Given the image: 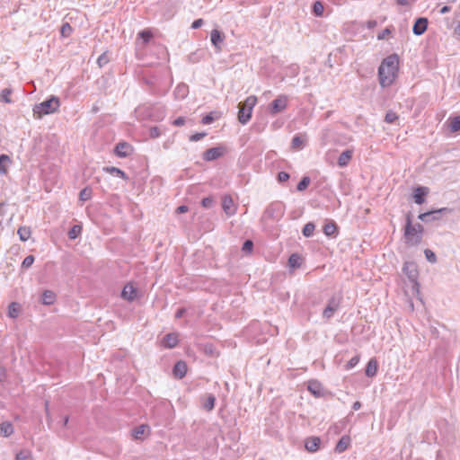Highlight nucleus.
Wrapping results in <instances>:
<instances>
[{
  "label": "nucleus",
  "instance_id": "obj_13",
  "mask_svg": "<svg viewBox=\"0 0 460 460\" xmlns=\"http://www.w3.org/2000/svg\"><path fill=\"white\" fill-rule=\"evenodd\" d=\"M321 444V439L318 437H310L307 438L305 441V447L310 453L316 452Z\"/></svg>",
  "mask_w": 460,
  "mask_h": 460
},
{
  "label": "nucleus",
  "instance_id": "obj_60",
  "mask_svg": "<svg viewBox=\"0 0 460 460\" xmlns=\"http://www.w3.org/2000/svg\"><path fill=\"white\" fill-rule=\"evenodd\" d=\"M6 377V369L0 367V382H4Z\"/></svg>",
  "mask_w": 460,
  "mask_h": 460
},
{
  "label": "nucleus",
  "instance_id": "obj_35",
  "mask_svg": "<svg viewBox=\"0 0 460 460\" xmlns=\"http://www.w3.org/2000/svg\"><path fill=\"white\" fill-rule=\"evenodd\" d=\"M15 460H32V455L30 450H21L16 454Z\"/></svg>",
  "mask_w": 460,
  "mask_h": 460
},
{
  "label": "nucleus",
  "instance_id": "obj_39",
  "mask_svg": "<svg viewBox=\"0 0 460 460\" xmlns=\"http://www.w3.org/2000/svg\"><path fill=\"white\" fill-rule=\"evenodd\" d=\"M310 184V178L308 176H305L297 184V190L303 191L305 190Z\"/></svg>",
  "mask_w": 460,
  "mask_h": 460
},
{
  "label": "nucleus",
  "instance_id": "obj_2",
  "mask_svg": "<svg viewBox=\"0 0 460 460\" xmlns=\"http://www.w3.org/2000/svg\"><path fill=\"white\" fill-rule=\"evenodd\" d=\"M423 226L420 224L412 225L410 215L406 218L404 229L405 243L408 245L415 246L421 242Z\"/></svg>",
  "mask_w": 460,
  "mask_h": 460
},
{
  "label": "nucleus",
  "instance_id": "obj_42",
  "mask_svg": "<svg viewBox=\"0 0 460 460\" xmlns=\"http://www.w3.org/2000/svg\"><path fill=\"white\" fill-rule=\"evenodd\" d=\"M138 37L143 40L144 43H147L153 37V34L150 31L144 30L138 33Z\"/></svg>",
  "mask_w": 460,
  "mask_h": 460
},
{
  "label": "nucleus",
  "instance_id": "obj_54",
  "mask_svg": "<svg viewBox=\"0 0 460 460\" xmlns=\"http://www.w3.org/2000/svg\"><path fill=\"white\" fill-rule=\"evenodd\" d=\"M201 204L204 208H210L213 204V199L212 198H204L201 201Z\"/></svg>",
  "mask_w": 460,
  "mask_h": 460
},
{
  "label": "nucleus",
  "instance_id": "obj_64",
  "mask_svg": "<svg viewBox=\"0 0 460 460\" xmlns=\"http://www.w3.org/2000/svg\"><path fill=\"white\" fill-rule=\"evenodd\" d=\"M450 10H451V7H450V6L446 5V6H444V7H442V8H441V10H440V13H441V14H445V13H448Z\"/></svg>",
  "mask_w": 460,
  "mask_h": 460
},
{
  "label": "nucleus",
  "instance_id": "obj_28",
  "mask_svg": "<svg viewBox=\"0 0 460 460\" xmlns=\"http://www.w3.org/2000/svg\"><path fill=\"white\" fill-rule=\"evenodd\" d=\"M149 428L147 425H140L133 430V437L136 439H141L144 435L148 431Z\"/></svg>",
  "mask_w": 460,
  "mask_h": 460
},
{
  "label": "nucleus",
  "instance_id": "obj_18",
  "mask_svg": "<svg viewBox=\"0 0 460 460\" xmlns=\"http://www.w3.org/2000/svg\"><path fill=\"white\" fill-rule=\"evenodd\" d=\"M178 343V334L172 332L166 334L162 341V344L164 348L167 349H172L174 348Z\"/></svg>",
  "mask_w": 460,
  "mask_h": 460
},
{
  "label": "nucleus",
  "instance_id": "obj_11",
  "mask_svg": "<svg viewBox=\"0 0 460 460\" xmlns=\"http://www.w3.org/2000/svg\"><path fill=\"white\" fill-rule=\"evenodd\" d=\"M114 151L119 157H127L132 153V147L126 142H120L116 145Z\"/></svg>",
  "mask_w": 460,
  "mask_h": 460
},
{
  "label": "nucleus",
  "instance_id": "obj_50",
  "mask_svg": "<svg viewBox=\"0 0 460 460\" xmlns=\"http://www.w3.org/2000/svg\"><path fill=\"white\" fill-rule=\"evenodd\" d=\"M206 135L207 134L205 132L196 133L190 137V140L192 142H197L206 137Z\"/></svg>",
  "mask_w": 460,
  "mask_h": 460
},
{
  "label": "nucleus",
  "instance_id": "obj_48",
  "mask_svg": "<svg viewBox=\"0 0 460 460\" xmlns=\"http://www.w3.org/2000/svg\"><path fill=\"white\" fill-rule=\"evenodd\" d=\"M109 62V58L106 53H102L97 59V64L100 67H102Z\"/></svg>",
  "mask_w": 460,
  "mask_h": 460
},
{
  "label": "nucleus",
  "instance_id": "obj_43",
  "mask_svg": "<svg viewBox=\"0 0 460 460\" xmlns=\"http://www.w3.org/2000/svg\"><path fill=\"white\" fill-rule=\"evenodd\" d=\"M292 146L300 149L304 146V139L300 136H295L292 139Z\"/></svg>",
  "mask_w": 460,
  "mask_h": 460
},
{
  "label": "nucleus",
  "instance_id": "obj_30",
  "mask_svg": "<svg viewBox=\"0 0 460 460\" xmlns=\"http://www.w3.org/2000/svg\"><path fill=\"white\" fill-rule=\"evenodd\" d=\"M11 160L8 155H0V173L4 174L7 172V167Z\"/></svg>",
  "mask_w": 460,
  "mask_h": 460
},
{
  "label": "nucleus",
  "instance_id": "obj_55",
  "mask_svg": "<svg viewBox=\"0 0 460 460\" xmlns=\"http://www.w3.org/2000/svg\"><path fill=\"white\" fill-rule=\"evenodd\" d=\"M252 247H253V243L251 240H246L243 243V250L250 252V251H252Z\"/></svg>",
  "mask_w": 460,
  "mask_h": 460
},
{
  "label": "nucleus",
  "instance_id": "obj_52",
  "mask_svg": "<svg viewBox=\"0 0 460 460\" xmlns=\"http://www.w3.org/2000/svg\"><path fill=\"white\" fill-rule=\"evenodd\" d=\"M160 129L157 127H153L150 128V137L156 138L160 136Z\"/></svg>",
  "mask_w": 460,
  "mask_h": 460
},
{
  "label": "nucleus",
  "instance_id": "obj_3",
  "mask_svg": "<svg viewBox=\"0 0 460 460\" xmlns=\"http://www.w3.org/2000/svg\"><path fill=\"white\" fill-rule=\"evenodd\" d=\"M60 106L59 99L56 96H51L49 100H46L33 107V115L37 119H40L43 115L54 113L58 110Z\"/></svg>",
  "mask_w": 460,
  "mask_h": 460
},
{
  "label": "nucleus",
  "instance_id": "obj_32",
  "mask_svg": "<svg viewBox=\"0 0 460 460\" xmlns=\"http://www.w3.org/2000/svg\"><path fill=\"white\" fill-rule=\"evenodd\" d=\"M215 402H216V398L213 394H209L204 403H203V408L208 411H210L214 409L215 407Z\"/></svg>",
  "mask_w": 460,
  "mask_h": 460
},
{
  "label": "nucleus",
  "instance_id": "obj_21",
  "mask_svg": "<svg viewBox=\"0 0 460 460\" xmlns=\"http://www.w3.org/2000/svg\"><path fill=\"white\" fill-rule=\"evenodd\" d=\"M350 444V438L348 436H343L337 443L335 447V451L337 453L344 452Z\"/></svg>",
  "mask_w": 460,
  "mask_h": 460
},
{
  "label": "nucleus",
  "instance_id": "obj_19",
  "mask_svg": "<svg viewBox=\"0 0 460 460\" xmlns=\"http://www.w3.org/2000/svg\"><path fill=\"white\" fill-rule=\"evenodd\" d=\"M352 155H353V150L347 149V150L343 151L338 158L339 166L340 167L347 166L348 164L349 163V161L351 160Z\"/></svg>",
  "mask_w": 460,
  "mask_h": 460
},
{
  "label": "nucleus",
  "instance_id": "obj_59",
  "mask_svg": "<svg viewBox=\"0 0 460 460\" xmlns=\"http://www.w3.org/2000/svg\"><path fill=\"white\" fill-rule=\"evenodd\" d=\"M71 31V27L69 26L68 23H66L65 25L62 26V29H61V33L64 35V36H66V32L67 31Z\"/></svg>",
  "mask_w": 460,
  "mask_h": 460
},
{
  "label": "nucleus",
  "instance_id": "obj_44",
  "mask_svg": "<svg viewBox=\"0 0 460 460\" xmlns=\"http://www.w3.org/2000/svg\"><path fill=\"white\" fill-rule=\"evenodd\" d=\"M424 253H425V257L426 259L431 262V263H435L437 261V256L436 254L429 249H426L424 251Z\"/></svg>",
  "mask_w": 460,
  "mask_h": 460
},
{
  "label": "nucleus",
  "instance_id": "obj_10",
  "mask_svg": "<svg viewBox=\"0 0 460 460\" xmlns=\"http://www.w3.org/2000/svg\"><path fill=\"white\" fill-rule=\"evenodd\" d=\"M283 208L280 204H271L265 210V215L279 220L283 216Z\"/></svg>",
  "mask_w": 460,
  "mask_h": 460
},
{
  "label": "nucleus",
  "instance_id": "obj_17",
  "mask_svg": "<svg viewBox=\"0 0 460 460\" xmlns=\"http://www.w3.org/2000/svg\"><path fill=\"white\" fill-rule=\"evenodd\" d=\"M222 208L227 216H233L235 213L233 199L230 196H225L222 199Z\"/></svg>",
  "mask_w": 460,
  "mask_h": 460
},
{
  "label": "nucleus",
  "instance_id": "obj_20",
  "mask_svg": "<svg viewBox=\"0 0 460 460\" xmlns=\"http://www.w3.org/2000/svg\"><path fill=\"white\" fill-rule=\"evenodd\" d=\"M187 373V365L184 361H178L173 367V375L177 378H182Z\"/></svg>",
  "mask_w": 460,
  "mask_h": 460
},
{
  "label": "nucleus",
  "instance_id": "obj_5",
  "mask_svg": "<svg viewBox=\"0 0 460 460\" xmlns=\"http://www.w3.org/2000/svg\"><path fill=\"white\" fill-rule=\"evenodd\" d=\"M453 212V208H441L438 209H435L432 211H429L426 213H421L419 215L418 218L422 222H430L435 220H439V215L451 214Z\"/></svg>",
  "mask_w": 460,
  "mask_h": 460
},
{
  "label": "nucleus",
  "instance_id": "obj_49",
  "mask_svg": "<svg viewBox=\"0 0 460 460\" xmlns=\"http://www.w3.org/2000/svg\"><path fill=\"white\" fill-rule=\"evenodd\" d=\"M397 119V115L393 111H388L385 117V120L387 123H394Z\"/></svg>",
  "mask_w": 460,
  "mask_h": 460
},
{
  "label": "nucleus",
  "instance_id": "obj_23",
  "mask_svg": "<svg viewBox=\"0 0 460 460\" xmlns=\"http://www.w3.org/2000/svg\"><path fill=\"white\" fill-rule=\"evenodd\" d=\"M55 300H56V294L53 291L45 290L42 293V298H41L42 304H44L46 305H50L54 304Z\"/></svg>",
  "mask_w": 460,
  "mask_h": 460
},
{
  "label": "nucleus",
  "instance_id": "obj_9",
  "mask_svg": "<svg viewBox=\"0 0 460 460\" xmlns=\"http://www.w3.org/2000/svg\"><path fill=\"white\" fill-rule=\"evenodd\" d=\"M225 34L215 29L210 33V40L217 52L222 50V44L225 40Z\"/></svg>",
  "mask_w": 460,
  "mask_h": 460
},
{
  "label": "nucleus",
  "instance_id": "obj_4",
  "mask_svg": "<svg viewBox=\"0 0 460 460\" xmlns=\"http://www.w3.org/2000/svg\"><path fill=\"white\" fill-rule=\"evenodd\" d=\"M257 103V98L254 95L248 96L244 102L238 105V120L241 124L245 125L252 117V109Z\"/></svg>",
  "mask_w": 460,
  "mask_h": 460
},
{
  "label": "nucleus",
  "instance_id": "obj_24",
  "mask_svg": "<svg viewBox=\"0 0 460 460\" xmlns=\"http://www.w3.org/2000/svg\"><path fill=\"white\" fill-rule=\"evenodd\" d=\"M21 312V305L16 302H13L8 306V316L10 318L15 319L18 317Z\"/></svg>",
  "mask_w": 460,
  "mask_h": 460
},
{
  "label": "nucleus",
  "instance_id": "obj_15",
  "mask_svg": "<svg viewBox=\"0 0 460 460\" xmlns=\"http://www.w3.org/2000/svg\"><path fill=\"white\" fill-rule=\"evenodd\" d=\"M429 193V188L427 187H417L413 192V199L415 203L421 205L425 202V196Z\"/></svg>",
  "mask_w": 460,
  "mask_h": 460
},
{
  "label": "nucleus",
  "instance_id": "obj_37",
  "mask_svg": "<svg viewBox=\"0 0 460 460\" xmlns=\"http://www.w3.org/2000/svg\"><path fill=\"white\" fill-rule=\"evenodd\" d=\"M82 227L78 225H75L72 226V228L68 232V237L72 240L78 237V235L81 234Z\"/></svg>",
  "mask_w": 460,
  "mask_h": 460
},
{
  "label": "nucleus",
  "instance_id": "obj_38",
  "mask_svg": "<svg viewBox=\"0 0 460 460\" xmlns=\"http://www.w3.org/2000/svg\"><path fill=\"white\" fill-rule=\"evenodd\" d=\"M314 228H315V226L313 223L309 222V223L305 224L303 228V234L306 237L312 236L314 234Z\"/></svg>",
  "mask_w": 460,
  "mask_h": 460
},
{
  "label": "nucleus",
  "instance_id": "obj_27",
  "mask_svg": "<svg viewBox=\"0 0 460 460\" xmlns=\"http://www.w3.org/2000/svg\"><path fill=\"white\" fill-rule=\"evenodd\" d=\"M17 234L21 241L25 242L31 237V231L30 227L21 226L17 231Z\"/></svg>",
  "mask_w": 460,
  "mask_h": 460
},
{
  "label": "nucleus",
  "instance_id": "obj_36",
  "mask_svg": "<svg viewBox=\"0 0 460 460\" xmlns=\"http://www.w3.org/2000/svg\"><path fill=\"white\" fill-rule=\"evenodd\" d=\"M300 264H301V258L297 254L294 253L289 257L288 265L290 268H293V269L298 268L300 266Z\"/></svg>",
  "mask_w": 460,
  "mask_h": 460
},
{
  "label": "nucleus",
  "instance_id": "obj_7",
  "mask_svg": "<svg viewBox=\"0 0 460 460\" xmlns=\"http://www.w3.org/2000/svg\"><path fill=\"white\" fill-rule=\"evenodd\" d=\"M288 106V97L286 95H279L276 98L270 106V113L275 115L283 111Z\"/></svg>",
  "mask_w": 460,
  "mask_h": 460
},
{
  "label": "nucleus",
  "instance_id": "obj_57",
  "mask_svg": "<svg viewBox=\"0 0 460 460\" xmlns=\"http://www.w3.org/2000/svg\"><path fill=\"white\" fill-rule=\"evenodd\" d=\"M185 123V119L183 117H179L172 121V125L176 127L183 126Z\"/></svg>",
  "mask_w": 460,
  "mask_h": 460
},
{
  "label": "nucleus",
  "instance_id": "obj_12",
  "mask_svg": "<svg viewBox=\"0 0 460 460\" xmlns=\"http://www.w3.org/2000/svg\"><path fill=\"white\" fill-rule=\"evenodd\" d=\"M428 27V19L427 18H418L412 27V31L415 35L420 36L422 35Z\"/></svg>",
  "mask_w": 460,
  "mask_h": 460
},
{
  "label": "nucleus",
  "instance_id": "obj_6",
  "mask_svg": "<svg viewBox=\"0 0 460 460\" xmlns=\"http://www.w3.org/2000/svg\"><path fill=\"white\" fill-rule=\"evenodd\" d=\"M341 304V298L332 296L329 299L328 304L326 307L324 308L323 312V317L329 320L332 318L334 314V313L338 310Z\"/></svg>",
  "mask_w": 460,
  "mask_h": 460
},
{
  "label": "nucleus",
  "instance_id": "obj_41",
  "mask_svg": "<svg viewBox=\"0 0 460 460\" xmlns=\"http://www.w3.org/2000/svg\"><path fill=\"white\" fill-rule=\"evenodd\" d=\"M80 199L83 201H86L92 197V190L90 188H84L80 191L79 194Z\"/></svg>",
  "mask_w": 460,
  "mask_h": 460
},
{
  "label": "nucleus",
  "instance_id": "obj_40",
  "mask_svg": "<svg viewBox=\"0 0 460 460\" xmlns=\"http://www.w3.org/2000/svg\"><path fill=\"white\" fill-rule=\"evenodd\" d=\"M323 5L320 1H316L313 6V12L316 16H322L323 13Z\"/></svg>",
  "mask_w": 460,
  "mask_h": 460
},
{
  "label": "nucleus",
  "instance_id": "obj_31",
  "mask_svg": "<svg viewBox=\"0 0 460 460\" xmlns=\"http://www.w3.org/2000/svg\"><path fill=\"white\" fill-rule=\"evenodd\" d=\"M337 231V226L334 222L326 223L323 226V233L327 236H332Z\"/></svg>",
  "mask_w": 460,
  "mask_h": 460
},
{
  "label": "nucleus",
  "instance_id": "obj_58",
  "mask_svg": "<svg viewBox=\"0 0 460 460\" xmlns=\"http://www.w3.org/2000/svg\"><path fill=\"white\" fill-rule=\"evenodd\" d=\"M204 22L202 19H197L195 20L192 24H191V28L192 29H199L200 28L202 25H203Z\"/></svg>",
  "mask_w": 460,
  "mask_h": 460
},
{
  "label": "nucleus",
  "instance_id": "obj_56",
  "mask_svg": "<svg viewBox=\"0 0 460 460\" xmlns=\"http://www.w3.org/2000/svg\"><path fill=\"white\" fill-rule=\"evenodd\" d=\"M213 120H214V118L212 117V115H211V114H208V115H206V116H204V117L202 118L201 122H202L204 125H208V124L212 123V122H213Z\"/></svg>",
  "mask_w": 460,
  "mask_h": 460
},
{
  "label": "nucleus",
  "instance_id": "obj_25",
  "mask_svg": "<svg viewBox=\"0 0 460 460\" xmlns=\"http://www.w3.org/2000/svg\"><path fill=\"white\" fill-rule=\"evenodd\" d=\"M377 372V362L375 358H371L366 367V375L372 377L376 375Z\"/></svg>",
  "mask_w": 460,
  "mask_h": 460
},
{
  "label": "nucleus",
  "instance_id": "obj_47",
  "mask_svg": "<svg viewBox=\"0 0 460 460\" xmlns=\"http://www.w3.org/2000/svg\"><path fill=\"white\" fill-rule=\"evenodd\" d=\"M10 94H11L10 89H7V88L4 89L1 93L0 100L4 101V102L10 103L11 102V100L9 99Z\"/></svg>",
  "mask_w": 460,
  "mask_h": 460
},
{
  "label": "nucleus",
  "instance_id": "obj_45",
  "mask_svg": "<svg viewBox=\"0 0 460 460\" xmlns=\"http://www.w3.org/2000/svg\"><path fill=\"white\" fill-rule=\"evenodd\" d=\"M359 362V356L356 355L352 357L346 365V369L349 370L353 368Z\"/></svg>",
  "mask_w": 460,
  "mask_h": 460
},
{
  "label": "nucleus",
  "instance_id": "obj_16",
  "mask_svg": "<svg viewBox=\"0 0 460 460\" xmlns=\"http://www.w3.org/2000/svg\"><path fill=\"white\" fill-rule=\"evenodd\" d=\"M403 272L407 275L410 280L413 281L418 276L416 265L413 262L406 261L402 268Z\"/></svg>",
  "mask_w": 460,
  "mask_h": 460
},
{
  "label": "nucleus",
  "instance_id": "obj_51",
  "mask_svg": "<svg viewBox=\"0 0 460 460\" xmlns=\"http://www.w3.org/2000/svg\"><path fill=\"white\" fill-rule=\"evenodd\" d=\"M390 33H391V30L389 28H385L384 31H382L377 35V40H385Z\"/></svg>",
  "mask_w": 460,
  "mask_h": 460
},
{
  "label": "nucleus",
  "instance_id": "obj_34",
  "mask_svg": "<svg viewBox=\"0 0 460 460\" xmlns=\"http://www.w3.org/2000/svg\"><path fill=\"white\" fill-rule=\"evenodd\" d=\"M449 128L451 132H457L460 130V116H456L450 119Z\"/></svg>",
  "mask_w": 460,
  "mask_h": 460
},
{
  "label": "nucleus",
  "instance_id": "obj_63",
  "mask_svg": "<svg viewBox=\"0 0 460 460\" xmlns=\"http://www.w3.org/2000/svg\"><path fill=\"white\" fill-rule=\"evenodd\" d=\"M178 213H185L188 211V207L187 206H180L177 208V210H176Z\"/></svg>",
  "mask_w": 460,
  "mask_h": 460
},
{
  "label": "nucleus",
  "instance_id": "obj_33",
  "mask_svg": "<svg viewBox=\"0 0 460 460\" xmlns=\"http://www.w3.org/2000/svg\"><path fill=\"white\" fill-rule=\"evenodd\" d=\"M103 170L111 174H114V175H117V176H119L123 179H127L128 177L126 176V173L121 171L120 169L117 168V167H113V166H111V167H105L103 168Z\"/></svg>",
  "mask_w": 460,
  "mask_h": 460
},
{
  "label": "nucleus",
  "instance_id": "obj_1",
  "mask_svg": "<svg viewBox=\"0 0 460 460\" xmlns=\"http://www.w3.org/2000/svg\"><path fill=\"white\" fill-rule=\"evenodd\" d=\"M398 69L399 58L396 54L383 59L378 68L379 84L383 88L390 86L394 82Z\"/></svg>",
  "mask_w": 460,
  "mask_h": 460
},
{
  "label": "nucleus",
  "instance_id": "obj_62",
  "mask_svg": "<svg viewBox=\"0 0 460 460\" xmlns=\"http://www.w3.org/2000/svg\"><path fill=\"white\" fill-rule=\"evenodd\" d=\"M396 3L399 4V5H402V6H405V5H409L411 1L410 0H396Z\"/></svg>",
  "mask_w": 460,
  "mask_h": 460
},
{
  "label": "nucleus",
  "instance_id": "obj_14",
  "mask_svg": "<svg viewBox=\"0 0 460 460\" xmlns=\"http://www.w3.org/2000/svg\"><path fill=\"white\" fill-rule=\"evenodd\" d=\"M123 299L132 302L137 297V289L131 284H127L121 292Z\"/></svg>",
  "mask_w": 460,
  "mask_h": 460
},
{
  "label": "nucleus",
  "instance_id": "obj_46",
  "mask_svg": "<svg viewBox=\"0 0 460 460\" xmlns=\"http://www.w3.org/2000/svg\"><path fill=\"white\" fill-rule=\"evenodd\" d=\"M33 262H34V257L32 255H28L24 258V260L22 263V267L24 269H28L32 265Z\"/></svg>",
  "mask_w": 460,
  "mask_h": 460
},
{
  "label": "nucleus",
  "instance_id": "obj_61",
  "mask_svg": "<svg viewBox=\"0 0 460 460\" xmlns=\"http://www.w3.org/2000/svg\"><path fill=\"white\" fill-rule=\"evenodd\" d=\"M184 313H185V309H184V308H180V309L176 312V314H175V317H176V318H181V317H182V316H183Z\"/></svg>",
  "mask_w": 460,
  "mask_h": 460
},
{
  "label": "nucleus",
  "instance_id": "obj_8",
  "mask_svg": "<svg viewBox=\"0 0 460 460\" xmlns=\"http://www.w3.org/2000/svg\"><path fill=\"white\" fill-rule=\"evenodd\" d=\"M225 152H226L225 147L216 146V147H212V148L206 150L203 153L202 156L205 161L210 162V161L217 160V159L220 158L221 156H223Z\"/></svg>",
  "mask_w": 460,
  "mask_h": 460
},
{
  "label": "nucleus",
  "instance_id": "obj_26",
  "mask_svg": "<svg viewBox=\"0 0 460 460\" xmlns=\"http://www.w3.org/2000/svg\"><path fill=\"white\" fill-rule=\"evenodd\" d=\"M0 432L4 437H9L13 433V427L10 421H4L0 424Z\"/></svg>",
  "mask_w": 460,
  "mask_h": 460
},
{
  "label": "nucleus",
  "instance_id": "obj_22",
  "mask_svg": "<svg viewBox=\"0 0 460 460\" xmlns=\"http://www.w3.org/2000/svg\"><path fill=\"white\" fill-rule=\"evenodd\" d=\"M189 93V87L185 84H181L176 86L174 95L176 99H184Z\"/></svg>",
  "mask_w": 460,
  "mask_h": 460
},
{
  "label": "nucleus",
  "instance_id": "obj_53",
  "mask_svg": "<svg viewBox=\"0 0 460 460\" xmlns=\"http://www.w3.org/2000/svg\"><path fill=\"white\" fill-rule=\"evenodd\" d=\"M289 179V174L286 172H280L278 175V180L280 182L287 181Z\"/></svg>",
  "mask_w": 460,
  "mask_h": 460
},
{
  "label": "nucleus",
  "instance_id": "obj_29",
  "mask_svg": "<svg viewBox=\"0 0 460 460\" xmlns=\"http://www.w3.org/2000/svg\"><path fill=\"white\" fill-rule=\"evenodd\" d=\"M308 390L316 396H320L322 394V386L320 383L316 381L309 382Z\"/></svg>",
  "mask_w": 460,
  "mask_h": 460
}]
</instances>
